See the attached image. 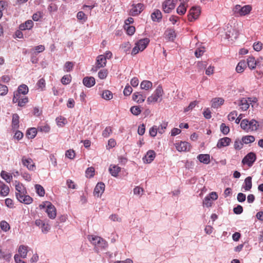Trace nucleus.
I'll use <instances>...</instances> for the list:
<instances>
[{
	"mask_svg": "<svg viewBox=\"0 0 263 263\" xmlns=\"http://www.w3.org/2000/svg\"><path fill=\"white\" fill-rule=\"evenodd\" d=\"M263 124L254 119L249 120L245 119L241 121L240 127L246 132H255L261 128Z\"/></svg>",
	"mask_w": 263,
	"mask_h": 263,
	"instance_id": "obj_1",
	"label": "nucleus"
},
{
	"mask_svg": "<svg viewBox=\"0 0 263 263\" xmlns=\"http://www.w3.org/2000/svg\"><path fill=\"white\" fill-rule=\"evenodd\" d=\"M88 239L95 246V248L97 252L106 248L108 246L107 242L101 237L93 235H88Z\"/></svg>",
	"mask_w": 263,
	"mask_h": 263,
	"instance_id": "obj_2",
	"label": "nucleus"
},
{
	"mask_svg": "<svg viewBox=\"0 0 263 263\" xmlns=\"http://www.w3.org/2000/svg\"><path fill=\"white\" fill-rule=\"evenodd\" d=\"M252 9L250 5L241 6L240 5H236L233 9V11L237 16H245L249 14Z\"/></svg>",
	"mask_w": 263,
	"mask_h": 263,
	"instance_id": "obj_3",
	"label": "nucleus"
},
{
	"mask_svg": "<svg viewBox=\"0 0 263 263\" xmlns=\"http://www.w3.org/2000/svg\"><path fill=\"white\" fill-rule=\"evenodd\" d=\"M28 92V87L25 84L21 85L18 87L17 91L14 92L12 101L13 103H16L17 100L19 98L18 96L21 95H25Z\"/></svg>",
	"mask_w": 263,
	"mask_h": 263,
	"instance_id": "obj_4",
	"label": "nucleus"
},
{
	"mask_svg": "<svg viewBox=\"0 0 263 263\" xmlns=\"http://www.w3.org/2000/svg\"><path fill=\"white\" fill-rule=\"evenodd\" d=\"M40 208L43 210L47 214H56L54 206L50 202L45 201L40 205Z\"/></svg>",
	"mask_w": 263,
	"mask_h": 263,
	"instance_id": "obj_5",
	"label": "nucleus"
},
{
	"mask_svg": "<svg viewBox=\"0 0 263 263\" xmlns=\"http://www.w3.org/2000/svg\"><path fill=\"white\" fill-rule=\"evenodd\" d=\"M218 198V195L215 192H211L209 195L206 196L203 200V206L210 207L212 205L213 201Z\"/></svg>",
	"mask_w": 263,
	"mask_h": 263,
	"instance_id": "obj_6",
	"label": "nucleus"
},
{
	"mask_svg": "<svg viewBox=\"0 0 263 263\" xmlns=\"http://www.w3.org/2000/svg\"><path fill=\"white\" fill-rule=\"evenodd\" d=\"M200 13V9L199 7H192L189 12L188 20L190 22H193L196 20Z\"/></svg>",
	"mask_w": 263,
	"mask_h": 263,
	"instance_id": "obj_7",
	"label": "nucleus"
},
{
	"mask_svg": "<svg viewBox=\"0 0 263 263\" xmlns=\"http://www.w3.org/2000/svg\"><path fill=\"white\" fill-rule=\"evenodd\" d=\"M177 0H166L162 5L163 10L165 13H170L176 6Z\"/></svg>",
	"mask_w": 263,
	"mask_h": 263,
	"instance_id": "obj_8",
	"label": "nucleus"
},
{
	"mask_svg": "<svg viewBox=\"0 0 263 263\" xmlns=\"http://www.w3.org/2000/svg\"><path fill=\"white\" fill-rule=\"evenodd\" d=\"M256 155L253 153H249L242 159V163L243 164H247L249 166H251L256 160Z\"/></svg>",
	"mask_w": 263,
	"mask_h": 263,
	"instance_id": "obj_9",
	"label": "nucleus"
},
{
	"mask_svg": "<svg viewBox=\"0 0 263 263\" xmlns=\"http://www.w3.org/2000/svg\"><path fill=\"white\" fill-rule=\"evenodd\" d=\"M144 9L143 4L138 3L132 5V8L130 9L129 14L133 16H136L139 14Z\"/></svg>",
	"mask_w": 263,
	"mask_h": 263,
	"instance_id": "obj_10",
	"label": "nucleus"
},
{
	"mask_svg": "<svg viewBox=\"0 0 263 263\" xmlns=\"http://www.w3.org/2000/svg\"><path fill=\"white\" fill-rule=\"evenodd\" d=\"M235 104L240 106V109L242 111L247 110L250 106V103L248 102V99L247 98H242L238 101V102H235Z\"/></svg>",
	"mask_w": 263,
	"mask_h": 263,
	"instance_id": "obj_11",
	"label": "nucleus"
},
{
	"mask_svg": "<svg viewBox=\"0 0 263 263\" xmlns=\"http://www.w3.org/2000/svg\"><path fill=\"white\" fill-rule=\"evenodd\" d=\"M22 162L23 165L26 166L29 170H34L35 166L31 158H26L25 156H23L22 159Z\"/></svg>",
	"mask_w": 263,
	"mask_h": 263,
	"instance_id": "obj_12",
	"label": "nucleus"
},
{
	"mask_svg": "<svg viewBox=\"0 0 263 263\" xmlns=\"http://www.w3.org/2000/svg\"><path fill=\"white\" fill-rule=\"evenodd\" d=\"M175 146L179 152H186L190 149V144L187 142L176 143Z\"/></svg>",
	"mask_w": 263,
	"mask_h": 263,
	"instance_id": "obj_13",
	"label": "nucleus"
},
{
	"mask_svg": "<svg viewBox=\"0 0 263 263\" xmlns=\"http://www.w3.org/2000/svg\"><path fill=\"white\" fill-rule=\"evenodd\" d=\"M106 60L104 55H99L97 57L96 63V69L97 70L98 69L104 67L106 66Z\"/></svg>",
	"mask_w": 263,
	"mask_h": 263,
	"instance_id": "obj_14",
	"label": "nucleus"
},
{
	"mask_svg": "<svg viewBox=\"0 0 263 263\" xmlns=\"http://www.w3.org/2000/svg\"><path fill=\"white\" fill-rule=\"evenodd\" d=\"M105 190V184L102 182H99L96 186L93 194L97 197H100Z\"/></svg>",
	"mask_w": 263,
	"mask_h": 263,
	"instance_id": "obj_15",
	"label": "nucleus"
},
{
	"mask_svg": "<svg viewBox=\"0 0 263 263\" xmlns=\"http://www.w3.org/2000/svg\"><path fill=\"white\" fill-rule=\"evenodd\" d=\"M155 157L156 153L154 151H148L143 158V161L145 163H150L154 160Z\"/></svg>",
	"mask_w": 263,
	"mask_h": 263,
	"instance_id": "obj_16",
	"label": "nucleus"
},
{
	"mask_svg": "<svg viewBox=\"0 0 263 263\" xmlns=\"http://www.w3.org/2000/svg\"><path fill=\"white\" fill-rule=\"evenodd\" d=\"M95 83V79L92 77H86L83 80V84L87 87H91Z\"/></svg>",
	"mask_w": 263,
	"mask_h": 263,
	"instance_id": "obj_17",
	"label": "nucleus"
},
{
	"mask_svg": "<svg viewBox=\"0 0 263 263\" xmlns=\"http://www.w3.org/2000/svg\"><path fill=\"white\" fill-rule=\"evenodd\" d=\"M146 96L142 94L141 92H137L133 94V99L138 103H141L145 101Z\"/></svg>",
	"mask_w": 263,
	"mask_h": 263,
	"instance_id": "obj_18",
	"label": "nucleus"
},
{
	"mask_svg": "<svg viewBox=\"0 0 263 263\" xmlns=\"http://www.w3.org/2000/svg\"><path fill=\"white\" fill-rule=\"evenodd\" d=\"M231 141V139L228 137H224L221 138L218 140L217 144V146L220 148L222 147L228 146L230 144Z\"/></svg>",
	"mask_w": 263,
	"mask_h": 263,
	"instance_id": "obj_19",
	"label": "nucleus"
},
{
	"mask_svg": "<svg viewBox=\"0 0 263 263\" xmlns=\"http://www.w3.org/2000/svg\"><path fill=\"white\" fill-rule=\"evenodd\" d=\"M121 171V168L119 166L115 164H111L109 167V172L114 177H117L119 173Z\"/></svg>",
	"mask_w": 263,
	"mask_h": 263,
	"instance_id": "obj_20",
	"label": "nucleus"
},
{
	"mask_svg": "<svg viewBox=\"0 0 263 263\" xmlns=\"http://www.w3.org/2000/svg\"><path fill=\"white\" fill-rule=\"evenodd\" d=\"M149 42V40L147 38H144L139 40L137 43L136 45L139 47V49L141 51H143L147 46Z\"/></svg>",
	"mask_w": 263,
	"mask_h": 263,
	"instance_id": "obj_21",
	"label": "nucleus"
},
{
	"mask_svg": "<svg viewBox=\"0 0 263 263\" xmlns=\"http://www.w3.org/2000/svg\"><path fill=\"white\" fill-rule=\"evenodd\" d=\"M9 192V188L3 181H0V194L3 196H6Z\"/></svg>",
	"mask_w": 263,
	"mask_h": 263,
	"instance_id": "obj_22",
	"label": "nucleus"
},
{
	"mask_svg": "<svg viewBox=\"0 0 263 263\" xmlns=\"http://www.w3.org/2000/svg\"><path fill=\"white\" fill-rule=\"evenodd\" d=\"M197 158L200 162L204 164H209L210 162V156L209 154H200Z\"/></svg>",
	"mask_w": 263,
	"mask_h": 263,
	"instance_id": "obj_23",
	"label": "nucleus"
},
{
	"mask_svg": "<svg viewBox=\"0 0 263 263\" xmlns=\"http://www.w3.org/2000/svg\"><path fill=\"white\" fill-rule=\"evenodd\" d=\"M224 103V100L221 98H215L212 100V107L217 108Z\"/></svg>",
	"mask_w": 263,
	"mask_h": 263,
	"instance_id": "obj_24",
	"label": "nucleus"
},
{
	"mask_svg": "<svg viewBox=\"0 0 263 263\" xmlns=\"http://www.w3.org/2000/svg\"><path fill=\"white\" fill-rule=\"evenodd\" d=\"M19 256H20L22 258H25L27 256V252H28V247L21 245L20 246L18 250Z\"/></svg>",
	"mask_w": 263,
	"mask_h": 263,
	"instance_id": "obj_25",
	"label": "nucleus"
},
{
	"mask_svg": "<svg viewBox=\"0 0 263 263\" xmlns=\"http://www.w3.org/2000/svg\"><path fill=\"white\" fill-rule=\"evenodd\" d=\"M243 188L244 189L245 191H249L252 188V177H247L244 182V185H243Z\"/></svg>",
	"mask_w": 263,
	"mask_h": 263,
	"instance_id": "obj_26",
	"label": "nucleus"
},
{
	"mask_svg": "<svg viewBox=\"0 0 263 263\" xmlns=\"http://www.w3.org/2000/svg\"><path fill=\"white\" fill-rule=\"evenodd\" d=\"M152 19L153 21L159 22L162 18V14L160 10H156L151 15Z\"/></svg>",
	"mask_w": 263,
	"mask_h": 263,
	"instance_id": "obj_27",
	"label": "nucleus"
},
{
	"mask_svg": "<svg viewBox=\"0 0 263 263\" xmlns=\"http://www.w3.org/2000/svg\"><path fill=\"white\" fill-rule=\"evenodd\" d=\"M163 94V90L161 86L159 85L156 90L154 91V93L152 95L158 101L159 99L162 97Z\"/></svg>",
	"mask_w": 263,
	"mask_h": 263,
	"instance_id": "obj_28",
	"label": "nucleus"
},
{
	"mask_svg": "<svg viewBox=\"0 0 263 263\" xmlns=\"http://www.w3.org/2000/svg\"><path fill=\"white\" fill-rule=\"evenodd\" d=\"M33 25V22L31 20H28L24 24L20 26V29L22 30L30 29L32 28Z\"/></svg>",
	"mask_w": 263,
	"mask_h": 263,
	"instance_id": "obj_29",
	"label": "nucleus"
},
{
	"mask_svg": "<svg viewBox=\"0 0 263 263\" xmlns=\"http://www.w3.org/2000/svg\"><path fill=\"white\" fill-rule=\"evenodd\" d=\"M15 186L16 191V194H23V193L27 192L26 189L22 183L16 181Z\"/></svg>",
	"mask_w": 263,
	"mask_h": 263,
	"instance_id": "obj_30",
	"label": "nucleus"
},
{
	"mask_svg": "<svg viewBox=\"0 0 263 263\" xmlns=\"http://www.w3.org/2000/svg\"><path fill=\"white\" fill-rule=\"evenodd\" d=\"M247 64L250 69H253L256 66L257 62L254 57H249L247 59Z\"/></svg>",
	"mask_w": 263,
	"mask_h": 263,
	"instance_id": "obj_31",
	"label": "nucleus"
},
{
	"mask_svg": "<svg viewBox=\"0 0 263 263\" xmlns=\"http://www.w3.org/2000/svg\"><path fill=\"white\" fill-rule=\"evenodd\" d=\"M247 64L245 61H241L237 64L236 67V70L238 73H241L246 68Z\"/></svg>",
	"mask_w": 263,
	"mask_h": 263,
	"instance_id": "obj_32",
	"label": "nucleus"
},
{
	"mask_svg": "<svg viewBox=\"0 0 263 263\" xmlns=\"http://www.w3.org/2000/svg\"><path fill=\"white\" fill-rule=\"evenodd\" d=\"M140 87L142 89L148 90L152 88L153 83L149 81L144 80L141 83Z\"/></svg>",
	"mask_w": 263,
	"mask_h": 263,
	"instance_id": "obj_33",
	"label": "nucleus"
},
{
	"mask_svg": "<svg viewBox=\"0 0 263 263\" xmlns=\"http://www.w3.org/2000/svg\"><path fill=\"white\" fill-rule=\"evenodd\" d=\"M19 126V116L17 114L12 116V127L14 129H17Z\"/></svg>",
	"mask_w": 263,
	"mask_h": 263,
	"instance_id": "obj_34",
	"label": "nucleus"
},
{
	"mask_svg": "<svg viewBox=\"0 0 263 263\" xmlns=\"http://www.w3.org/2000/svg\"><path fill=\"white\" fill-rule=\"evenodd\" d=\"M37 134V129L35 128H29L26 133V136L29 139L34 138Z\"/></svg>",
	"mask_w": 263,
	"mask_h": 263,
	"instance_id": "obj_35",
	"label": "nucleus"
},
{
	"mask_svg": "<svg viewBox=\"0 0 263 263\" xmlns=\"http://www.w3.org/2000/svg\"><path fill=\"white\" fill-rule=\"evenodd\" d=\"M186 11V6L184 3H181L177 8V12L179 15H183Z\"/></svg>",
	"mask_w": 263,
	"mask_h": 263,
	"instance_id": "obj_36",
	"label": "nucleus"
},
{
	"mask_svg": "<svg viewBox=\"0 0 263 263\" xmlns=\"http://www.w3.org/2000/svg\"><path fill=\"white\" fill-rule=\"evenodd\" d=\"M19 98L17 100L18 105L21 107L25 106V105L28 102V99L27 97L18 96Z\"/></svg>",
	"mask_w": 263,
	"mask_h": 263,
	"instance_id": "obj_37",
	"label": "nucleus"
},
{
	"mask_svg": "<svg viewBox=\"0 0 263 263\" xmlns=\"http://www.w3.org/2000/svg\"><path fill=\"white\" fill-rule=\"evenodd\" d=\"M255 137L253 136L248 135L242 138V141L245 144L252 143L255 141Z\"/></svg>",
	"mask_w": 263,
	"mask_h": 263,
	"instance_id": "obj_38",
	"label": "nucleus"
},
{
	"mask_svg": "<svg viewBox=\"0 0 263 263\" xmlns=\"http://www.w3.org/2000/svg\"><path fill=\"white\" fill-rule=\"evenodd\" d=\"M1 176L8 183H10L12 179V175H9L4 171L1 172Z\"/></svg>",
	"mask_w": 263,
	"mask_h": 263,
	"instance_id": "obj_39",
	"label": "nucleus"
},
{
	"mask_svg": "<svg viewBox=\"0 0 263 263\" xmlns=\"http://www.w3.org/2000/svg\"><path fill=\"white\" fill-rule=\"evenodd\" d=\"M101 95L102 97L106 100H110L112 98V93L108 90H104Z\"/></svg>",
	"mask_w": 263,
	"mask_h": 263,
	"instance_id": "obj_40",
	"label": "nucleus"
},
{
	"mask_svg": "<svg viewBox=\"0 0 263 263\" xmlns=\"http://www.w3.org/2000/svg\"><path fill=\"white\" fill-rule=\"evenodd\" d=\"M165 34L170 40H174L176 37L175 32L173 29H169L165 31Z\"/></svg>",
	"mask_w": 263,
	"mask_h": 263,
	"instance_id": "obj_41",
	"label": "nucleus"
},
{
	"mask_svg": "<svg viewBox=\"0 0 263 263\" xmlns=\"http://www.w3.org/2000/svg\"><path fill=\"white\" fill-rule=\"evenodd\" d=\"M35 189L36 193L41 197H43L45 195V190L44 187L40 184H35Z\"/></svg>",
	"mask_w": 263,
	"mask_h": 263,
	"instance_id": "obj_42",
	"label": "nucleus"
},
{
	"mask_svg": "<svg viewBox=\"0 0 263 263\" xmlns=\"http://www.w3.org/2000/svg\"><path fill=\"white\" fill-rule=\"evenodd\" d=\"M130 111L135 116L139 115L141 112V110L138 106H132L130 109Z\"/></svg>",
	"mask_w": 263,
	"mask_h": 263,
	"instance_id": "obj_43",
	"label": "nucleus"
},
{
	"mask_svg": "<svg viewBox=\"0 0 263 263\" xmlns=\"http://www.w3.org/2000/svg\"><path fill=\"white\" fill-rule=\"evenodd\" d=\"M243 142L242 140L238 139H236L234 142V147L235 149L240 150L242 148Z\"/></svg>",
	"mask_w": 263,
	"mask_h": 263,
	"instance_id": "obj_44",
	"label": "nucleus"
},
{
	"mask_svg": "<svg viewBox=\"0 0 263 263\" xmlns=\"http://www.w3.org/2000/svg\"><path fill=\"white\" fill-rule=\"evenodd\" d=\"M11 257V254L9 253H6L0 249V258H2L6 260H9Z\"/></svg>",
	"mask_w": 263,
	"mask_h": 263,
	"instance_id": "obj_45",
	"label": "nucleus"
},
{
	"mask_svg": "<svg viewBox=\"0 0 263 263\" xmlns=\"http://www.w3.org/2000/svg\"><path fill=\"white\" fill-rule=\"evenodd\" d=\"M112 133V129L111 127L107 126L102 132V136L105 138L108 137Z\"/></svg>",
	"mask_w": 263,
	"mask_h": 263,
	"instance_id": "obj_46",
	"label": "nucleus"
},
{
	"mask_svg": "<svg viewBox=\"0 0 263 263\" xmlns=\"http://www.w3.org/2000/svg\"><path fill=\"white\" fill-rule=\"evenodd\" d=\"M233 32L231 33V31H229L227 33V39H236L238 36V32L236 31H235L233 29H232Z\"/></svg>",
	"mask_w": 263,
	"mask_h": 263,
	"instance_id": "obj_47",
	"label": "nucleus"
},
{
	"mask_svg": "<svg viewBox=\"0 0 263 263\" xmlns=\"http://www.w3.org/2000/svg\"><path fill=\"white\" fill-rule=\"evenodd\" d=\"M124 29L126 30L127 33L129 35L134 34L135 32V28L133 26H124Z\"/></svg>",
	"mask_w": 263,
	"mask_h": 263,
	"instance_id": "obj_48",
	"label": "nucleus"
},
{
	"mask_svg": "<svg viewBox=\"0 0 263 263\" xmlns=\"http://www.w3.org/2000/svg\"><path fill=\"white\" fill-rule=\"evenodd\" d=\"M73 67V63H72L71 62H67L65 64L64 67V69L65 71H66L67 72H69L72 69Z\"/></svg>",
	"mask_w": 263,
	"mask_h": 263,
	"instance_id": "obj_49",
	"label": "nucleus"
},
{
	"mask_svg": "<svg viewBox=\"0 0 263 263\" xmlns=\"http://www.w3.org/2000/svg\"><path fill=\"white\" fill-rule=\"evenodd\" d=\"M220 130L224 135H227L229 133L230 128L224 123H222L220 125Z\"/></svg>",
	"mask_w": 263,
	"mask_h": 263,
	"instance_id": "obj_50",
	"label": "nucleus"
},
{
	"mask_svg": "<svg viewBox=\"0 0 263 263\" xmlns=\"http://www.w3.org/2000/svg\"><path fill=\"white\" fill-rule=\"evenodd\" d=\"M8 91V87L5 85L0 83V95L5 96Z\"/></svg>",
	"mask_w": 263,
	"mask_h": 263,
	"instance_id": "obj_51",
	"label": "nucleus"
},
{
	"mask_svg": "<svg viewBox=\"0 0 263 263\" xmlns=\"http://www.w3.org/2000/svg\"><path fill=\"white\" fill-rule=\"evenodd\" d=\"M86 176L87 177H92L94 175L95 169L93 167H88L86 171Z\"/></svg>",
	"mask_w": 263,
	"mask_h": 263,
	"instance_id": "obj_52",
	"label": "nucleus"
},
{
	"mask_svg": "<svg viewBox=\"0 0 263 263\" xmlns=\"http://www.w3.org/2000/svg\"><path fill=\"white\" fill-rule=\"evenodd\" d=\"M167 126V122H163L161 125H160L157 128L158 129V132L160 134H162L164 133V130L166 129Z\"/></svg>",
	"mask_w": 263,
	"mask_h": 263,
	"instance_id": "obj_53",
	"label": "nucleus"
},
{
	"mask_svg": "<svg viewBox=\"0 0 263 263\" xmlns=\"http://www.w3.org/2000/svg\"><path fill=\"white\" fill-rule=\"evenodd\" d=\"M205 52L204 48L201 47L197 49L195 52V55L197 58L201 57Z\"/></svg>",
	"mask_w": 263,
	"mask_h": 263,
	"instance_id": "obj_54",
	"label": "nucleus"
},
{
	"mask_svg": "<svg viewBox=\"0 0 263 263\" xmlns=\"http://www.w3.org/2000/svg\"><path fill=\"white\" fill-rule=\"evenodd\" d=\"M71 81V77L69 75H66L62 77L61 79V82L64 85H67L69 84Z\"/></svg>",
	"mask_w": 263,
	"mask_h": 263,
	"instance_id": "obj_55",
	"label": "nucleus"
},
{
	"mask_svg": "<svg viewBox=\"0 0 263 263\" xmlns=\"http://www.w3.org/2000/svg\"><path fill=\"white\" fill-rule=\"evenodd\" d=\"M0 226L1 229L5 232L8 231L10 229L9 224L5 221H1Z\"/></svg>",
	"mask_w": 263,
	"mask_h": 263,
	"instance_id": "obj_56",
	"label": "nucleus"
},
{
	"mask_svg": "<svg viewBox=\"0 0 263 263\" xmlns=\"http://www.w3.org/2000/svg\"><path fill=\"white\" fill-rule=\"evenodd\" d=\"M39 88L41 89V90H43L45 87V81L44 79L42 78L40 79L36 84Z\"/></svg>",
	"mask_w": 263,
	"mask_h": 263,
	"instance_id": "obj_57",
	"label": "nucleus"
},
{
	"mask_svg": "<svg viewBox=\"0 0 263 263\" xmlns=\"http://www.w3.org/2000/svg\"><path fill=\"white\" fill-rule=\"evenodd\" d=\"M132 91V88L129 85L127 84L124 89L123 93L125 96H128L131 94Z\"/></svg>",
	"mask_w": 263,
	"mask_h": 263,
	"instance_id": "obj_58",
	"label": "nucleus"
},
{
	"mask_svg": "<svg viewBox=\"0 0 263 263\" xmlns=\"http://www.w3.org/2000/svg\"><path fill=\"white\" fill-rule=\"evenodd\" d=\"M262 44L260 42H255L253 44V48L256 51H259L262 49Z\"/></svg>",
	"mask_w": 263,
	"mask_h": 263,
	"instance_id": "obj_59",
	"label": "nucleus"
},
{
	"mask_svg": "<svg viewBox=\"0 0 263 263\" xmlns=\"http://www.w3.org/2000/svg\"><path fill=\"white\" fill-rule=\"evenodd\" d=\"M77 16L78 20L83 21V22H85L87 20L85 14L82 11L79 12Z\"/></svg>",
	"mask_w": 263,
	"mask_h": 263,
	"instance_id": "obj_60",
	"label": "nucleus"
},
{
	"mask_svg": "<svg viewBox=\"0 0 263 263\" xmlns=\"http://www.w3.org/2000/svg\"><path fill=\"white\" fill-rule=\"evenodd\" d=\"M237 116V112L236 111H233L231 112L228 116V120L230 121H233L236 119V117Z\"/></svg>",
	"mask_w": 263,
	"mask_h": 263,
	"instance_id": "obj_61",
	"label": "nucleus"
},
{
	"mask_svg": "<svg viewBox=\"0 0 263 263\" xmlns=\"http://www.w3.org/2000/svg\"><path fill=\"white\" fill-rule=\"evenodd\" d=\"M107 75V71L106 69L101 70L98 72V77L101 79H104Z\"/></svg>",
	"mask_w": 263,
	"mask_h": 263,
	"instance_id": "obj_62",
	"label": "nucleus"
},
{
	"mask_svg": "<svg viewBox=\"0 0 263 263\" xmlns=\"http://www.w3.org/2000/svg\"><path fill=\"white\" fill-rule=\"evenodd\" d=\"M37 129L41 132L48 133L50 130V127L47 125H45L38 127Z\"/></svg>",
	"mask_w": 263,
	"mask_h": 263,
	"instance_id": "obj_63",
	"label": "nucleus"
},
{
	"mask_svg": "<svg viewBox=\"0 0 263 263\" xmlns=\"http://www.w3.org/2000/svg\"><path fill=\"white\" fill-rule=\"evenodd\" d=\"M32 202V198L29 195L25 194L23 197V203L25 204H30Z\"/></svg>",
	"mask_w": 263,
	"mask_h": 263,
	"instance_id": "obj_64",
	"label": "nucleus"
}]
</instances>
